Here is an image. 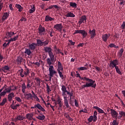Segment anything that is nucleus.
I'll use <instances>...</instances> for the list:
<instances>
[{
	"label": "nucleus",
	"mask_w": 125,
	"mask_h": 125,
	"mask_svg": "<svg viewBox=\"0 0 125 125\" xmlns=\"http://www.w3.org/2000/svg\"><path fill=\"white\" fill-rule=\"evenodd\" d=\"M62 95L64 98V105L66 106V108H71L70 105L68 104V97H67V90L64 85H62ZM67 93V94H66Z\"/></svg>",
	"instance_id": "nucleus-1"
},
{
	"label": "nucleus",
	"mask_w": 125,
	"mask_h": 125,
	"mask_svg": "<svg viewBox=\"0 0 125 125\" xmlns=\"http://www.w3.org/2000/svg\"><path fill=\"white\" fill-rule=\"evenodd\" d=\"M85 80L86 81L85 84L83 85V88H88L89 87L96 88V83L95 80H91V79H85Z\"/></svg>",
	"instance_id": "nucleus-2"
},
{
	"label": "nucleus",
	"mask_w": 125,
	"mask_h": 125,
	"mask_svg": "<svg viewBox=\"0 0 125 125\" xmlns=\"http://www.w3.org/2000/svg\"><path fill=\"white\" fill-rule=\"evenodd\" d=\"M49 57L47 59V63L48 65H53L55 62V54L52 52V48L50 47Z\"/></svg>",
	"instance_id": "nucleus-3"
},
{
	"label": "nucleus",
	"mask_w": 125,
	"mask_h": 125,
	"mask_svg": "<svg viewBox=\"0 0 125 125\" xmlns=\"http://www.w3.org/2000/svg\"><path fill=\"white\" fill-rule=\"evenodd\" d=\"M49 42V39H46L45 41H43V40L42 41L41 39H37V43L38 45L40 47H42L43 46H44V47H47L46 46H47Z\"/></svg>",
	"instance_id": "nucleus-4"
},
{
	"label": "nucleus",
	"mask_w": 125,
	"mask_h": 125,
	"mask_svg": "<svg viewBox=\"0 0 125 125\" xmlns=\"http://www.w3.org/2000/svg\"><path fill=\"white\" fill-rule=\"evenodd\" d=\"M19 72L21 77L23 78L24 77V76H28V75H29L30 71L29 69H28V68H26L25 69H24V70L23 69H20Z\"/></svg>",
	"instance_id": "nucleus-5"
},
{
	"label": "nucleus",
	"mask_w": 125,
	"mask_h": 125,
	"mask_svg": "<svg viewBox=\"0 0 125 125\" xmlns=\"http://www.w3.org/2000/svg\"><path fill=\"white\" fill-rule=\"evenodd\" d=\"M49 65V76L50 79H51L52 77H53L54 75H56L57 74V71L55 70V68L53 66V65H51V64H48Z\"/></svg>",
	"instance_id": "nucleus-6"
},
{
	"label": "nucleus",
	"mask_w": 125,
	"mask_h": 125,
	"mask_svg": "<svg viewBox=\"0 0 125 125\" xmlns=\"http://www.w3.org/2000/svg\"><path fill=\"white\" fill-rule=\"evenodd\" d=\"M117 65H119V62L117 59L113 60V61H111L109 64V66L110 68H114L116 70Z\"/></svg>",
	"instance_id": "nucleus-7"
},
{
	"label": "nucleus",
	"mask_w": 125,
	"mask_h": 125,
	"mask_svg": "<svg viewBox=\"0 0 125 125\" xmlns=\"http://www.w3.org/2000/svg\"><path fill=\"white\" fill-rule=\"evenodd\" d=\"M38 33L40 35H46V33L45 28H44V27L42 26V25H40V26L38 27Z\"/></svg>",
	"instance_id": "nucleus-8"
},
{
	"label": "nucleus",
	"mask_w": 125,
	"mask_h": 125,
	"mask_svg": "<svg viewBox=\"0 0 125 125\" xmlns=\"http://www.w3.org/2000/svg\"><path fill=\"white\" fill-rule=\"evenodd\" d=\"M111 114L113 118H115L116 120L118 119L119 116V113L116 111V110L114 109H110Z\"/></svg>",
	"instance_id": "nucleus-9"
},
{
	"label": "nucleus",
	"mask_w": 125,
	"mask_h": 125,
	"mask_svg": "<svg viewBox=\"0 0 125 125\" xmlns=\"http://www.w3.org/2000/svg\"><path fill=\"white\" fill-rule=\"evenodd\" d=\"M15 35V33L12 31H8L6 32V36L4 37L5 39H13L12 36Z\"/></svg>",
	"instance_id": "nucleus-10"
},
{
	"label": "nucleus",
	"mask_w": 125,
	"mask_h": 125,
	"mask_svg": "<svg viewBox=\"0 0 125 125\" xmlns=\"http://www.w3.org/2000/svg\"><path fill=\"white\" fill-rule=\"evenodd\" d=\"M89 34L90 35V39L93 40V39H94L96 35V29H93L92 30H91V29H90L89 30Z\"/></svg>",
	"instance_id": "nucleus-11"
},
{
	"label": "nucleus",
	"mask_w": 125,
	"mask_h": 125,
	"mask_svg": "<svg viewBox=\"0 0 125 125\" xmlns=\"http://www.w3.org/2000/svg\"><path fill=\"white\" fill-rule=\"evenodd\" d=\"M87 18L85 15L82 16L80 17L79 21H78L79 24H82V23H86Z\"/></svg>",
	"instance_id": "nucleus-12"
},
{
	"label": "nucleus",
	"mask_w": 125,
	"mask_h": 125,
	"mask_svg": "<svg viewBox=\"0 0 125 125\" xmlns=\"http://www.w3.org/2000/svg\"><path fill=\"white\" fill-rule=\"evenodd\" d=\"M63 26L62 25V23H56L54 25V28L56 29L59 32H62Z\"/></svg>",
	"instance_id": "nucleus-13"
},
{
	"label": "nucleus",
	"mask_w": 125,
	"mask_h": 125,
	"mask_svg": "<svg viewBox=\"0 0 125 125\" xmlns=\"http://www.w3.org/2000/svg\"><path fill=\"white\" fill-rule=\"evenodd\" d=\"M33 108H38L39 110L42 111H45V110L44 108L42 107V106L40 105L39 103L38 104H36L34 105V106H31V109H33Z\"/></svg>",
	"instance_id": "nucleus-14"
},
{
	"label": "nucleus",
	"mask_w": 125,
	"mask_h": 125,
	"mask_svg": "<svg viewBox=\"0 0 125 125\" xmlns=\"http://www.w3.org/2000/svg\"><path fill=\"white\" fill-rule=\"evenodd\" d=\"M37 43H33L28 44V47L30 48L31 52H32V51H34L36 49V47H37Z\"/></svg>",
	"instance_id": "nucleus-15"
},
{
	"label": "nucleus",
	"mask_w": 125,
	"mask_h": 125,
	"mask_svg": "<svg viewBox=\"0 0 125 125\" xmlns=\"http://www.w3.org/2000/svg\"><path fill=\"white\" fill-rule=\"evenodd\" d=\"M9 11L8 12H4L1 18L2 21H4L7 19L8 17H9Z\"/></svg>",
	"instance_id": "nucleus-16"
},
{
	"label": "nucleus",
	"mask_w": 125,
	"mask_h": 125,
	"mask_svg": "<svg viewBox=\"0 0 125 125\" xmlns=\"http://www.w3.org/2000/svg\"><path fill=\"white\" fill-rule=\"evenodd\" d=\"M111 34H104L102 36V39L104 41V42H106L107 40H108V39H109V38L110 37Z\"/></svg>",
	"instance_id": "nucleus-17"
},
{
	"label": "nucleus",
	"mask_w": 125,
	"mask_h": 125,
	"mask_svg": "<svg viewBox=\"0 0 125 125\" xmlns=\"http://www.w3.org/2000/svg\"><path fill=\"white\" fill-rule=\"evenodd\" d=\"M55 19L51 17V16L47 15L45 17V21L48 22V21H54Z\"/></svg>",
	"instance_id": "nucleus-18"
},
{
	"label": "nucleus",
	"mask_w": 125,
	"mask_h": 125,
	"mask_svg": "<svg viewBox=\"0 0 125 125\" xmlns=\"http://www.w3.org/2000/svg\"><path fill=\"white\" fill-rule=\"evenodd\" d=\"M71 75L73 78L76 77V78H79L80 79H83V78H82L81 75H80L79 73L78 72V71H76V72L74 73H71Z\"/></svg>",
	"instance_id": "nucleus-19"
},
{
	"label": "nucleus",
	"mask_w": 125,
	"mask_h": 125,
	"mask_svg": "<svg viewBox=\"0 0 125 125\" xmlns=\"http://www.w3.org/2000/svg\"><path fill=\"white\" fill-rule=\"evenodd\" d=\"M25 119L24 116H22V115H18L16 117H15L14 121H23Z\"/></svg>",
	"instance_id": "nucleus-20"
},
{
	"label": "nucleus",
	"mask_w": 125,
	"mask_h": 125,
	"mask_svg": "<svg viewBox=\"0 0 125 125\" xmlns=\"http://www.w3.org/2000/svg\"><path fill=\"white\" fill-rule=\"evenodd\" d=\"M58 72H59V70L63 71V67L62 65V64L61 62H58Z\"/></svg>",
	"instance_id": "nucleus-21"
},
{
	"label": "nucleus",
	"mask_w": 125,
	"mask_h": 125,
	"mask_svg": "<svg viewBox=\"0 0 125 125\" xmlns=\"http://www.w3.org/2000/svg\"><path fill=\"white\" fill-rule=\"evenodd\" d=\"M14 98V93H10L8 95V100L9 102H12L13 98Z\"/></svg>",
	"instance_id": "nucleus-22"
},
{
	"label": "nucleus",
	"mask_w": 125,
	"mask_h": 125,
	"mask_svg": "<svg viewBox=\"0 0 125 125\" xmlns=\"http://www.w3.org/2000/svg\"><path fill=\"white\" fill-rule=\"evenodd\" d=\"M10 68L8 65H4L2 67V72L4 73H6L9 70Z\"/></svg>",
	"instance_id": "nucleus-23"
},
{
	"label": "nucleus",
	"mask_w": 125,
	"mask_h": 125,
	"mask_svg": "<svg viewBox=\"0 0 125 125\" xmlns=\"http://www.w3.org/2000/svg\"><path fill=\"white\" fill-rule=\"evenodd\" d=\"M24 96L28 100H29V99H32L33 98V96L32 95V93H24Z\"/></svg>",
	"instance_id": "nucleus-24"
},
{
	"label": "nucleus",
	"mask_w": 125,
	"mask_h": 125,
	"mask_svg": "<svg viewBox=\"0 0 125 125\" xmlns=\"http://www.w3.org/2000/svg\"><path fill=\"white\" fill-rule=\"evenodd\" d=\"M15 6L20 12H21L24 9V7L20 5V4H16Z\"/></svg>",
	"instance_id": "nucleus-25"
},
{
	"label": "nucleus",
	"mask_w": 125,
	"mask_h": 125,
	"mask_svg": "<svg viewBox=\"0 0 125 125\" xmlns=\"http://www.w3.org/2000/svg\"><path fill=\"white\" fill-rule=\"evenodd\" d=\"M24 53L28 56H30L31 54H32L30 48H29V47H28V48H25Z\"/></svg>",
	"instance_id": "nucleus-26"
},
{
	"label": "nucleus",
	"mask_w": 125,
	"mask_h": 125,
	"mask_svg": "<svg viewBox=\"0 0 125 125\" xmlns=\"http://www.w3.org/2000/svg\"><path fill=\"white\" fill-rule=\"evenodd\" d=\"M81 34L83 38L86 37L87 35H88L87 32L85 31L84 29L81 30Z\"/></svg>",
	"instance_id": "nucleus-27"
},
{
	"label": "nucleus",
	"mask_w": 125,
	"mask_h": 125,
	"mask_svg": "<svg viewBox=\"0 0 125 125\" xmlns=\"http://www.w3.org/2000/svg\"><path fill=\"white\" fill-rule=\"evenodd\" d=\"M93 108H95L96 110H97L99 113H104V110H102V109H101V108L99 107V106H93Z\"/></svg>",
	"instance_id": "nucleus-28"
},
{
	"label": "nucleus",
	"mask_w": 125,
	"mask_h": 125,
	"mask_svg": "<svg viewBox=\"0 0 125 125\" xmlns=\"http://www.w3.org/2000/svg\"><path fill=\"white\" fill-rule=\"evenodd\" d=\"M97 115L98 112L96 110H95L93 113V122H96L97 121Z\"/></svg>",
	"instance_id": "nucleus-29"
},
{
	"label": "nucleus",
	"mask_w": 125,
	"mask_h": 125,
	"mask_svg": "<svg viewBox=\"0 0 125 125\" xmlns=\"http://www.w3.org/2000/svg\"><path fill=\"white\" fill-rule=\"evenodd\" d=\"M65 17H75V15L74 14L72 13V12H71V11H68L67 13L66 14Z\"/></svg>",
	"instance_id": "nucleus-30"
},
{
	"label": "nucleus",
	"mask_w": 125,
	"mask_h": 125,
	"mask_svg": "<svg viewBox=\"0 0 125 125\" xmlns=\"http://www.w3.org/2000/svg\"><path fill=\"white\" fill-rule=\"evenodd\" d=\"M26 118L29 121H32V120L33 119V115H32L31 114H26Z\"/></svg>",
	"instance_id": "nucleus-31"
},
{
	"label": "nucleus",
	"mask_w": 125,
	"mask_h": 125,
	"mask_svg": "<svg viewBox=\"0 0 125 125\" xmlns=\"http://www.w3.org/2000/svg\"><path fill=\"white\" fill-rule=\"evenodd\" d=\"M51 47H44V51L45 52H48L49 56Z\"/></svg>",
	"instance_id": "nucleus-32"
},
{
	"label": "nucleus",
	"mask_w": 125,
	"mask_h": 125,
	"mask_svg": "<svg viewBox=\"0 0 125 125\" xmlns=\"http://www.w3.org/2000/svg\"><path fill=\"white\" fill-rule=\"evenodd\" d=\"M33 6H31V8L29 9V12L30 14L33 13L36 11V8L35 5H33Z\"/></svg>",
	"instance_id": "nucleus-33"
},
{
	"label": "nucleus",
	"mask_w": 125,
	"mask_h": 125,
	"mask_svg": "<svg viewBox=\"0 0 125 125\" xmlns=\"http://www.w3.org/2000/svg\"><path fill=\"white\" fill-rule=\"evenodd\" d=\"M37 118L38 119V120H40V121H43L44 119H45V115H39L37 116Z\"/></svg>",
	"instance_id": "nucleus-34"
},
{
	"label": "nucleus",
	"mask_w": 125,
	"mask_h": 125,
	"mask_svg": "<svg viewBox=\"0 0 125 125\" xmlns=\"http://www.w3.org/2000/svg\"><path fill=\"white\" fill-rule=\"evenodd\" d=\"M7 102V99L6 98H3L2 101L1 103H0V106H4L5 104V103Z\"/></svg>",
	"instance_id": "nucleus-35"
},
{
	"label": "nucleus",
	"mask_w": 125,
	"mask_h": 125,
	"mask_svg": "<svg viewBox=\"0 0 125 125\" xmlns=\"http://www.w3.org/2000/svg\"><path fill=\"white\" fill-rule=\"evenodd\" d=\"M53 7H55L56 9H59V6H58L57 5H51V6L48 7V9H52V8H53Z\"/></svg>",
	"instance_id": "nucleus-36"
},
{
	"label": "nucleus",
	"mask_w": 125,
	"mask_h": 125,
	"mask_svg": "<svg viewBox=\"0 0 125 125\" xmlns=\"http://www.w3.org/2000/svg\"><path fill=\"white\" fill-rule=\"evenodd\" d=\"M67 94L69 96V101H71L72 99V97H73V93L72 92L71 93H70V92H68V91H67Z\"/></svg>",
	"instance_id": "nucleus-37"
},
{
	"label": "nucleus",
	"mask_w": 125,
	"mask_h": 125,
	"mask_svg": "<svg viewBox=\"0 0 125 125\" xmlns=\"http://www.w3.org/2000/svg\"><path fill=\"white\" fill-rule=\"evenodd\" d=\"M110 125H118L119 123L117 122V120H114L113 122H110Z\"/></svg>",
	"instance_id": "nucleus-38"
},
{
	"label": "nucleus",
	"mask_w": 125,
	"mask_h": 125,
	"mask_svg": "<svg viewBox=\"0 0 125 125\" xmlns=\"http://www.w3.org/2000/svg\"><path fill=\"white\" fill-rule=\"evenodd\" d=\"M123 52H124V49L123 48H121L119 52L118 53V56L119 58H121L122 57Z\"/></svg>",
	"instance_id": "nucleus-39"
},
{
	"label": "nucleus",
	"mask_w": 125,
	"mask_h": 125,
	"mask_svg": "<svg viewBox=\"0 0 125 125\" xmlns=\"http://www.w3.org/2000/svg\"><path fill=\"white\" fill-rule=\"evenodd\" d=\"M69 5L70 6H72L74 8H76L77 7V4L76 2H70Z\"/></svg>",
	"instance_id": "nucleus-40"
},
{
	"label": "nucleus",
	"mask_w": 125,
	"mask_h": 125,
	"mask_svg": "<svg viewBox=\"0 0 125 125\" xmlns=\"http://www.w3.org/2000/svg\"><path fill=\"white\" fill-rule=\"evenodd\" d=\"M5 90L6 93H10V92H11V86L8 87V88H5Z\"/></svg>",
	"instance_id": "nucleus-41"
},
{
	"label": "nucleus",
	"mask_w": 125,
	"mask_h": 125,
	"mask_svg": "<svg viewBox=\"0 0 125 125\" xmlns=\"http://www.w3.org/2000/svg\"><path fill=\"white\" fill-rule=\"evenodd\" d=\"M19 37V35H17L16 36H14L13 39H11L12 42H14V41H17L18 40V38Z\"/></svg>",
	"instance_id": "nucleus-42"
},
{
	"label": "nucleus",
	"mask_w": 125,
	"mask_h": 125,
	"mask_svg": "<svg viewBox=\"0 0 125 125\" xmlns=\"http://www.w3.org/2000/svg\"><path fill=\"white\" fill-rule=\"evenodd\" d=\"M22 57H18L17 59V62L20 64V63H21L22 62Z\"/></svg>",
	"instance_id": "nucleus-43"
},
{
	"label": "nucleus",
	"mask_w": 125,
	"mask_h": 125,
	"mask_svg": "<svg viewBox=\"0 0 125 125\" xmlns=\"http://www.w3.org/2000/svg\"><path fill=\"white\" fill-rule=\"evenodd\" d=\"M109 47H115V48H119V46H116L114 43L109 44Z\"/></svg>",
	"instance_id": "nucleus-44"
},
{
	"label": "nucleus",
	"mask_w": 125,
	"mask_h": 125,
	"mask_svg": "<svg viewBox=\"0 0 125 125\" xmlns=\"http://www.w3.org/2000/svg\"><path fill=\"white\" fill-rule=\"evenodd\" d=\"M20 106V104H16V105H15L14 104V105L13 107V109L16 110L18 108V107H19Z\"/></svg>",
	"instance_id": "nucleus-45"
},
{
	"label": "nucleus",
	"mask_w": 125,
	"mask_h": 125,
	"mask_svg": "<svg viewBox=\"0 0 125 125\" xmlns=\"http://www.w3.org/2000/svg\"><path fill=\"white\" fill-rule=\"evenodd\" d=\"M119 115H121L122 117H125V112L123 111H119Z\"/></svg>",
	"instance_id": "nucleus-46"
},
{
	"label": "nucleus",
	"mask_w": 125,
	"mask_h": 125,
	"mask_svg": "<svg viewBox=\"0 0 125 125\" xmlns=\"http://www.w3.org/2000/svg\"><path fill=\"white\" fill-rule=\"evenodd\" d=\"M116 72H117L118 74H122V72H121L120 69H119V66H118L117 65L116 66Z\"/></svg>",
	"instance_id": "nucleus-47"
},
{
	"label": "nucleus",
	"mask_w": 125,
	"mask_h": 125,
	"mask_svg": "<svg viewBox=\"0 0 125 125\" xmlns=\"http://www.w3.org/2000/svg\"><path fill=\"white\" fill-rule=\"evenodd\" d=\"M94 119L93 115H90L89 118H88V121L89 122H92L93 120Z\"/></svg>",
	"instance_id": "nucleus-48"
},
{
	"label": "nucleus",
	"mask_w": 125,
	"mask_h": 125,
	"mask_svg": "<svg viewBox=\"0 0 125 125\" xmlns=\"http://www.w3.org/2000/svg\"><path fill=\"white\" fill-rule=\"evenodd\" d=\"M15 99H16L17 102H19V103H21L22 102L21 98H20V97H16L15 98Z\"/></svg>",
	"instance_id": "nucleus-49"
},
{
	"label": "nucleus",
	"mask_w": 125,
	"mask_h": 125,
	"mask_svg": "<svg viewBox=\"0 0 125 125\" xmlns=\"http://www.w3.org/2000/svg\"><path fill=\"white\" fill-rule=\"evenodd\" d=\"M58 73L60 77L62 78H63V75H62V72H61V71L58 70Z\"/></svg>",
	"instance_id": "nucleus-50"
},
{
	"label": "nucleus",
	"mask_w": 125,
	"mask_h": 125,
	"mask_svg": "<svg viewBox=\"0 0 125 125\" xmlns=\"http://www.w3.org/2000/svg\"><path fill=\"white\" fill-rule=\"evenodd\" d=\"M78 70H87V68L83 66V67H81L78 68Z\"/></svg>",
	"instance_id": "nucleus-51"
},
{
	"label": "nucleus",
	"mask_w": 125,
	"mask_h": 125,
	"mask_svg": "<svg viewBox=\"0 0 125 125\" xmlns=\"http://www.w3.org/2000/svg\"><path fill=\"white\" fill-rule=\"evenodd\" d=\"M60 98H58V100L57 101H56L55 104V106H56V105H57L58 104V105H59L60 104Z\"/></svg>",
	"instance_id": "nucleus-52"
},
{
	"label": "nucleus",
	"mask_w": 125,
	"mask_h": 125,
	"mask_svg": "<svg viewBox=\"0 0 125 125\" xmlns=\"http://www.w3.org/2000/svg\"><path fill=\"white\" fill-rule=\"evenodd\" d=\"M68 42H70V45L74 46V45L75 44V42H73L72 40L69 39Z\"/></svg>",
	"instance_id": "nucleus-53"
},
{
	"label": "nucleus",
	"mask_w": 125,
	"mask_h": 125,
	"mask_svg": "<svg viewBox=\"0 0 125 125\" xmlns=\"http://www.w3.org/2000/svg\"><path fill=\"white\" fill-rule=\"evenodd\" d=\"M46 87H47V92L48 93H49V92H51V89H50V87L48 84H46Z\"/></svg>",
	"instance_id": "nucleus-54"
},
{
	"label": "nucleus",
	"mask_w": 125,
	"mask_h": 125,
	"mask_svg": "<svg viewBox=\"0 0 125 125\" xmlns=\"http://www.w3.org/2000/svg\"><path fill=\"white\" fill-rule=\"evenodd\" d=\"M59 106L60 107H61V108H62V106H63V103L61 100H60Z\"/></svg>",
	"instance_id": "nucleus-55"
},
{
	"label": "nucleus",
	"mask_w": 125,
	"mask_h": 125,
	"mask_svg": "<svg viewBox=\"0 0 125 125\" xmlns=\"http://www.w3.org/2000/svg\"><path fill=\"white\" fill-rule=\"evenodd\" d=\"M37 83L38 85H41V79H36Z\"/></svg>",
	"instance_id": "nucleus-56"
},
{
	"label": "nucleus",
	"mask_w": 125,
	"mask_h": 125,
	"mask_svg": "<svg viewBox=\"0 0 125 125\" xmlns=\"http://www.w3.org/2000/svg\"><path fill=\"white\" fill-rule=\"evenodd\" d=\"M74 103H75V105L76 106L78 107L79 106V103H78L77 99H75Z\"/></svg>",
	"instance_id": "nucleus-57"
},
{
	"label": "nucleus",
	"mask_w": 125,
	"mask_h": 125,
	"mask_svg": "<svg viewBox=\"0 0 125 125\" xmlns=\"http://www.w3.org/2000/svg\"><path fill=\"white\" fill-rule=\"evenodd\" d=\"M76 34H81V30H75L74 35H76Z\"/></svg>",
	"instance_id": "nucleus-58"
},
{
	"label": "nucleus",
	"mask_w": 125,
	"mask_h": 125,
	"mask_svg": "<svg viewBox=\"0 0 125 125\" xmlns=\"http://www.w3.org/2000/svg\"><path fill=\"white\" fill-rule=\"evenodd\" d=\"M69 104H70L71 105H72V106L73 105V104H74V100H73V99H71V101H69Z\"/></svg>",
	"instance_id": "nucleus-59"
},
{
	"label": "nucleus",
	"mask_w": 125,
	"mask_h": 125,
	"mask_svg": "<svg viewBox=\"0 0 125 125\" xmlns=\"http://www.w3.org/2000/svg\"><path fill=\"white\" fill-rule=\"evenodd\" d=\"M121 27L122 29H125V21L123 22L122 25L121 26Z\"/></svg>",
	"instance_id": "nucleus-60"
},
{
	"label": "nucleus",
	"mask_w": 125,
	"mask_h": 125,
	"mask_svg": "<svg viewBox=\"0 0 125 125\" xmlns=\"http://www.w3.org/2000/svg\"><path fill=\"white\" fill-rule=\"evenodd\" d=\"M0 94H1V97L2 96H4V95H5L6 94V90L4 89V90L3 91V92H2L1 93H0Z\"/></svg>",
	"instance_id": "nucleus-61"
},
{
	"label": "nucleus",
	"mask_w": 125,
	"mask_h": 125,
	"mask_svg": "<svg viewBox=\"0 0 125 125\" xmlns=\"http://www.w3.org/2000/svg\"><path fill=\"white\" fill-rule=\"evenodd\" d=\"M95 69L97 70V71L100 72L101 70H102L101 69H100V67L98 66H95Z\"/></svg>",
	"instance_id": "nucleus-62"
},
{
	"label": "nucleus",
	"mask_w": 125,
	"mask_h": 125,
	"mask_svg": "<svg viewBox=\"0 0 125 125\" xmlns=\"http://www.w3.org/2000/svg\"><path fill=\"white\" fill-rule=\"evenodd\" d=\"M11 91L15 90L17 89V87H15V86L12 85L11 86Z\"/></svg>",
	"instance_id": "nucleus-63"
},
{
	"label": "nucleus",
	"mask_w": 125,
	"mask_h": 125,
	"mask_svg": "<svg viewBox=\"0 0 125 125\" xmlns=\"http://www.w3.org/2000/svg\"><path fill=\"white\" fill-rule=\"evenodd\" d=\"M120 5H125V0H122L120 3Z\"/></svg>",
	"instance_id": "nucleus-64"
}]
</instances>
